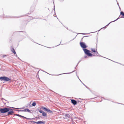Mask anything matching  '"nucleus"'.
I'll return each instance as SVG.
<instances>
[{
    "mask_svg": "<svg viewBox=\"0 0 124 124\" xmlns=\"http://www.w3.org/2000/svg\"><path fill=\"white\" fill-rule=\"evenodd\" d=\"M8 107H5L4 108H0V113L3 114L8 112L7 114L6 115V116L13 115L14 113V112L13 111V109L8 108Z\"/></svg>",
    "mask_w": 124,
    "mask_h": 124,
    "instance_id": "1",
    "label": "nucleus"
},
{
    "mask_svg": "<svg viewBox=\"0 0 124 124\" xmlns=\"http://www.w3.org/2000/svg\"><path fill=\"white\" fill-rule=\"evenodd\" d=\"M85 54L88 56L91 57L92 56H95V55H93L92 54L90 53L91 52L90 50L85 49L83 50Z\"/></svg>",
    "mask_w": 124,
    "mask_h": 124,
    "instance_id": "2",
    "label": "nucleus"
},
{
    "mask_svg": "<svg viewBox=\"0 0 124 124\" xmlns=\"http://www.w3.org/2000/svg\"><path fill=\"white\" fill-rule=\"evenodd\" d=\"M0 80L1 81H7L11 80V79L9 78H8L6 76L0 77Z\"/></svg>",
    "mask_w": 124,
    "mask_h": 124,
    "instance_id": "3",
    "label": "nucleus"
},
{
    "mask_svg": "<svg viewBox=\"0 0 124 124\" xmlns=\"http://www.w3.org/2000/svg\"><path fill=\"white\" fill-rule=\"evenodd\" d=\"M40 108L43 109L44 110L50 113H53V111L43 106H41Z\"/></svg>",
    "mask_w": 124,
    "mask_h": 124,
    "instance_id": "4",
    "label": "nucleus"
},
{
    "mask_svg": "<svg viewBox=\"0 0 124 124\" xmlns=\"http://www.w3.org/2000/svg\"><path fill=\"white\" fill-rule=\"evenodd\" d=\"M80 44L81 47L82 48L83 50L85 49L87 47L84 42H81L80 43Z\"/></svg>",
    "mask_w": 124,
    "mask_h": 124,
    "instance_id": "5",
    "label": "nucleus"
},
{
    "mask_svg": "<svg viewBox=\"0 0 124 124\" xmlns=\"http://www.w3.org/2000/svg\"><path fill=\"white\" fill-rule=\"evenodd\" d=\"M31 123H36L37 124H45L46 122L44 121H39L38 122L32 121L31 122Z\"/></svg>",
    "mask_w": 124,
    "mask_h": 124,
    "instance_id": "6",
    "label": "nucleus"
},
{
    "mask_svg": "<svg viewBox=\"0 0 124 124\" xmlns=\"http://www.w3.org/2000/svg\"><path fill=\"white\" fill-rule=\"evenodd\" d=\"M39 112L41 113H42V115L44 117H46L47 116V115L46 113L44 112L42 110L39 111Z\"/></svg>",
    "mask_w": 124,
    "mask_h": 124,
    "instance_id": "7",
    "label": "nucleus"
},
{
    "mask_svg": "<svg viewBox=\"0 0 124 124\" xmlns=\"http://www.w3.org/2000/svg\"><path fill=\"white\" fill-rule=\"evenodd\" d=\"M121 18V17L120 18H119V17H118L115 20H114V21H112V22H110V23H109L107 25H106V26H105L104 27H103V28H106L109 25V24L111 23H112V22H115L118 19H119V18Z\"/></svg>",
    "mask_w": 124,
    "mask_h": 124,
    "instance_id": "8",
    "label": "nucleus"
},
{
    "mask_svg": "<svg viewBox=\"0 0 124 124\" xmlns=\"http://www.w3.org/2000/svg\"><path fill=\"white\" fill-rule=\"evenodd\" d=\"M71 103L73 105H75L77 104V102L76 100L74 99H71Z\"/></svg>",
    "mask_w": 124,
    "mask_h": 124,
    "instance_id": "9",
    "label": "nucleus"
},
{
    "mask_svg": "<svg viewBox=\"0 0 124 124\" xmlns=\"http://www.w3.org/2000/svg\"><path fill=\"white\" fill-rule=\"evenodd\" d=\"M120 15H121V18H124V12L123 11H121L120 12Z\"/></svg>",
    "mask_w": 124,
    "mask_h": 124,
    "instance_id": "10",
    "label": "nucleus"
},
{
    "mask_svg": "<svg viewBox=\"0 0 124 124\" xmlns=\"http://www.w3.org/2000/svg\"><path fill=\"white\" fill-rule=\"evenodd\" d=\"M11 51L12 53L14 54H16V52L15 51V49L13 48L12 47L11 48Z\"/></svg>",
    "mask_w": 124,
    "mask_h": 124,
    "instance_id": "11",
    "label": "nucleus"
},
{
    "mask_svg": "<svg viewBox=\"0 0 124 124\" xmlns=\"http://www.w3.org/2000/svg\"><path fill=\"white\" fill-rule=\"evenodd\" d=\"M24 112H29L30 113H31V112L30 111V110L28 108H25L24 109Z\"/></svg>",
    "mask_w": 124,
    "mask_h": 124,
    "instance_id": "12",
    "label": "nucleus"
},
{
    "mask_svg": "<svg viewBox=\"0 0 124 124\" xmlns=\"http://www.w3.org/2000/svg\"><path fill=\"white\" fill-rule=\"evenodd\" d=\"M65 116L66 117V118H70L71 117V116L70 115L68 114H65Z\"/></svg>",
    "mask_w": 124,
    "mask_h": 124,
    "instance_id": "13",
    "label": "nucleus"
},
{
    "mask_svg": "<svg viewBox=\"0 0 124 124\" xmlns=\"http://www.w3.org/2000/svg\"><path fill=\"white\" fill-rule=\"evenodd\" d=\"M14 115L15 116L20 117H24V116L19 115V114H15Z\"/></svg>",
    "mask_w": 124,
    "mask_h": 124,
    "instance_id": "14",
    "label": "nucleus"
},
{
    "mask_svg": "<svg viewBox=\"0 0 124 124\" xmlns=\"http://www.w3.org/2000/svg\"><path fill=\"white\" fill-rule=\"evenodd\" d=\"M75 71V70H74L73 71H72V72H70V73H64L60 74H59L58 75H57V76L59 75H61V74H70V73H72V72H74Z\"/></svg>",
    "mask_w": 124,
    "mask_h": 124,
    "instance_id": "15",
    "label": "nucleus"
},
{
    "mask_svg": "<svg viewBox=\"0 0 124 124\" xmlns=\"http://www.w3.org/2000/svg\"><path fill=\"white\" fill-rule=\"evenodd\" d=\"M15 111H18V112H24V109L23 110H14Z\"/></svg>",
    "mask_w": 124,
    "mask_h": 124,
    "instance_id": "16",
    "label": "nucleus"
},
{
    "mask_svg": "<svg viewBox=\"0 0 124 124\" xmlns=\"http://www.w3.org/2000/svg\"><path fill=\"white\" fill-rule=\"evenodd\" d=\"M36 103L35 102H34L32 103V105L33 106H35L36 105Z\"/></svg>",
    "mask_w": 124,
    "mask_h": 124,
    "instance_id": "17",
    "label": "nucleus"
},
{
    "mask_svg": "<svg viewBox=\"0 0 124 124\" xmlns=\"http://www.w3.org/2000/svg\"><path fill=\"white\" fill-rule=\"evenodd\" d=\"M91 51L93 52H96V51L95 50L94 48H91Z\"/></svg>",
    "mask_w": 124,
    "mask_h": 124,
    "instance_id": "18",
    "label": "nucleus"
},
{
    "mask_svg": "<svg viewBox=\"0 0 124 124\" xmlns=\"http://www.w3.org/2000/svg\"><path fill=\"white\" fill-rule=\"evenodd\" d=\"M8 107L9 108H15V109H20V108H15L13 107H9V106H8Z\"/></svg>",
    "mask_w": 124,
    "mask_h": 124,
    "instance_id": "19",
    "label": "nucleus"
},
{
    "mask_svg": "<svg viewBox=\"0 0 124 124\" xmlns=\"http://www.w3.org/2000/svg\"><path fill=\"white\" fill-rule=\"evenodd\" d=\"M38 116H39L38 117H36L35 118H34L35 119L36 118H38V119H40V118H39L40 117H42V116H39V115H38Z\"/></svg>",
    "mask_w": 124,
    "mask_h": 124,
    "instance_id": "20",
    "label": "nucleus"
},
{
    "mask_svg": "<svg viewBox=\"0 0 124 124\" xmlns=\"http://www.w3.org/2000/svg\"><path fill=\"white\" fill-rule=\"evenodd\" d=\"M81 61V60H80L78 62V63L77 65L76 66V67H77L78 65V63H79Z\"/></svg>",
    "mask_w": 124,
    "mask_h": 124,
    "instance_id": "21",
    "label": "nucleus"
},
{
    "mask_svg": "<svg viewBox=\"0 0 124 124\" xmlns=\"http://www.w3.org/2000/svg\"><path fill=\"white\" fill-rule=\"evenodd\" d=\"M35 119V118H29L28 120H32L33 119Z\"/></svg>",
    "mask_w": 124,
    "mask_h": 124,
    "instance_id": "22",
    "label": "nucleus"
},
{
    "mask_svg": "<svg viewBox=\"0 0 124 124\" xmlns=\"http://www.w3.org/2000/svg\"><path fill=\"white\" fill-rule=\"evenodd\" d=\"M22 117L23 118H25L26 119L28 120V119H29L28 118H27V117H25L24 116V117Z\"/></svg>",
    "mask_w": 124,
    "mask_h": 124,
    "instance_id": "23",
    "label": "nucleus"
},
{
    "mask_svg": "<svg viewBox=\"0 0 124 124\" xmlns=\"http://www.w3.org/2000/svg\"><path fill=\"white\" fill-rule=\"evenodd\" d=\"M40 110H40L39 109V108L37 109V111H39H39H40Z\"/></svg>",
    "mask_w": 124,
    "mask_h": 124,
    "instance_id": "24",
    "label": "nucleus"
},
{
    "mask_svg": "<svg viewBox=\"0 0 124 124\" xmlns=\"http://www.w3.org/2000/svg\"><path fill=\"white\" fill-rule=\"evenodd\" d=\"M6 56V55H3V57H5Z\"/></svg>",
    "mask_w": 124,
    "mask_h": 124,
    "instance_id": "25",
    "label": "nucleus"
},
{
    "mask_svg": "<svg viewBox=\"0 0 124 124\" xmlns=\"http://www.w3.org/2000/svg\"><path fill=\"white\" fill-rule=\"evenodd\" d=\"M78 34H82L83 35H85V34L84 33H79Z\"/></svg>",
    "mask_w": 124,
    "mask_h": 124,
    "instance_id": "26",
    "label": "nucleus"
},
{
    "mask_svg": "<svg viewBox=\"0 0 124 124\" xmlns=\"http://www.w3.org/2000/svg\"><path fill=\"white\" fill-rule=\"evenodd\" d=\"M87 37V36H84L83 37V38H82V39H81V40H82V39H83V38L84 37Z\"/></svg>",
    "mask_w": 124,
    "mask_h": 124,
    "instance_id": "27",
    "label": "nucleus"
},
{
    "mask_svg": "<svg viewBox=\"0 0 124 124\" xmlns=\"http://www.w3.org/2000/svg\"><path fill=\"white\" fill-rule=\"evenodd\" d=\"M85 87L87 88H88V89H89V88L86 85H85Z\"/></svg>",
    "mask_w": 124,
    "mask_h": 124,
    "instance_id": "28",
    "label": "nucleus"
},
{
    "mask_svg": "<svg viewBox=\"0 0 124 124\" xmlns=\"http://www.w3.org/2000/svg\"><path fill=\"white\" fill-rule=\"evenodd\" d=\"M96 53L98 54H99L98 53V52L97 51H96V52H95Z\"/></svg>",
    "mask_w": 124,
    "mask_h": 124,
    "instance_id": "29",
    "label": "nucleus"
},
{
    "mask_svg": "<svg viewBox=\"0 0 124 124\" xmlns=\"http://www.w3.org/2000/svg\"><path fill=\"white\" fill-rule=\"evenodd\" d=\"M24 108H20V109H23Z\"/></svg>",
    "mask_w": 124,
    "mask_h": 124,
    "instance_id": "30",
    "label": "nucleus"
},
{
    "mask_svg": "<svg viewBox=\"0 0 124 124\" xmlns=\"http://www.w3.org/2000/svg\"><path fill=\"white\" fill-rule=\"evenodd\" d=\"M117 4L118 5V6H119V8H120V7H119V4H118V2H117Z\"/></svg>",
    "mask_w": 124,
    "mask_h": 124,
    "instance_id": "31",
    "label": "nucleus"
},
{
    "mask_svg": "<svg viewBox=\"0 0 124 124\" xmlns=\"http://www.w3.org/2000/svg\"><path fill=\"white\" fill-rule=\"evenodd\" d=\"M87 57V56H84V58H86Z\"/></svg>",
    "mask_w": 124,
    "mask_h": 124,
    "instance_id": "32",
    "label": "nucleus"
},
{
    "mask_svg": "<svg viewBox=\"0 0 124 124\" xmlns=\"http://www.w3.org/2000/svg\"><path fill=\"white\" fill-rule=\"evenodd\" d=\"M78 78L79 79V80L81 81V82H82L80 80V79H79V77L78 76Z\"/></svg>",
    "mask_w": 124,
    "mask_h": 124,
    "instance_id": "33",
    "label": "nucleus"
},
{
    "mask_svg": "<svg viewBox=\"0 0 124 124\" xmlns=\"http://www.w3.org/2000/svg\"><path fill=\"white\" fill-rule=\"evenodd\" d=\"M77 102L78 103L80 102V101H77Z\"/></svg>",
    "mask_w": 124,
    "mask_h": 124,
    "instance_id": "34",
    "label": "nucleus"
},
{
    "mask_svg": "<svg viewBox=\"0 0 124 124\" xmlns=\"http://www.w3.org/2000/svg\"><path fill=\"white\" fill-rule=\"evenodd\" d=\"M4 99H4L3 98H1V100H4Z\"/></svg>",
    "mask_w": 124,
    "mask_h": 124,
    "instance_id": "35",
    "label": "nucleus"
},
{
    "mask_svg": "<svg viewBox=\"0 0 124 124\" xmlns=\"http://www.w3.org/2000/svg\"><path fill=\"white\" fill-rule=\"evenodd\" d=\"M4 100H5V101H7V100H5V99H4Z\"/></svg>",
    "mask_w": 124,
    "mask_h": 124,
    "instance_id": "36",
    "label": "nucleus"
},
{
    "mask_svg": "<svg viewBox=\"0 0 124 124\" xmlns=\"http://www.w3.org/2000/svg\"><path fill=\"white\" fill-rule=\"evenodd\" d=\"M16 54V55H15V56H16V57H17V55Z\"/></svg>",
    "mask_w": 124,
    "mask_h": 124,
    "instance_id": "37",
    "label": "nucleus"
},
{
    "mask_svg": "<svg viewBox=\"0 0 124 124\" xmlns=\"http://www.w3.org/2000/svg\"><path fill=\"white\" fill-rule=\"evenodd\" d=\"M7 17L6 18H9L8 17H9V16H7Z\"/></svg>",
    "mask_w": 124,
    "mask_h": 124,
    "instance_id": "38",
    "label": "nucleus"
},
{
    "mask_svg": "<svg viewBox=\"0 0 124 124\" xmlns=\"http://www.w3.org/2000/svg\"><path fill=\"white\" fill-rule=\"evenodd\" d=\"M30 11H31V12H32V11H31V10H30Z\"/></svg>",
    "mask_w": 124,
    "mask_h": 124,
    "instance_id": "39",
    "label": "nucleus"
},
{
    "mask_svg": "<svg viewBox=\"0 0 124 124\" xmlns=\"http://www.w3.org/2000/svg\"><path fill=\"white\" fill-rule=\"evenodd\" d=\"M96 55H97V56H98V55H97V54H96Z\"/></svg>",
    "mask_w": 124,
    "mask_h": 124,
    "instance_id": "40",
    "label": "nucleus"
},
{
    "mask_svg": "<svg viewBox=\"0 0 124 124\" xmlns=\"http://www.w3.org/2000/svg\"><path fill=\"white\" fill-rule=\"evenodd\" d=\"M101 56V57H102V56H101V55H100V56Z\"/></svg>",
    "mask_w": 124,
    "mask_h": 124,
    "instance_id": "41",
    "label": "nucleus"
},
{
    "mask_svg": "<svg viewBox=\"0 0 124 124\" xmlns=\"http://www.w3.org/2000/svg\"><path fill=\"white\" fill-rule=\"evenodd\" d=\"M83 84L84 85H85V84H84L83 83Z\"/></svg>",
    "mask_w": 124,
    "mask_h": 124,
    "instance_id": "42",
    "label": "nucleus"
},
{
    "mask_svg": "<svg viewBox=\"0 0 124 124\" xmlns=\"http://www.w3.org/2000/svg\"><path fill=\"white\" fill-rule=\"evenodd\" d=\"M60 43L59 45H60ZM58 46V45H57V46Z\"/></svg>",
    "mask_w": 124,
    "mask_h": 124,
    "instance_id": "43",
    "label": "nucleus"
},
{
    "mask_svg": "<svg viewBox=\"0 0 124 124\" xmlns=\"http://www.w3.org/2000/svg\"><path fill=\"white\" fill-rule=\"evenodd\" d=\"M21 16H19V17H21Z\"/></svg>",
    "mask_w": 124,
    "mask_h": 124,
    "instance_id": "44",
    "label": "nucleus"
},
{
    "mask_svg": "<svg viewBox=\"0 0 124 124\" xmlns=\"http://www.w3.org/2000/svg\"><path fill=\"white\" fill-rule=\"evenodd\" d=\"M76 68V67H75V69Z\"/></svg>",
    "mask_w": 124,
    "mask_h": 124,
    "instance_id": "45",
    "label": "nucleus"
},
{
    "mask_svg": "<svg viewBox=\"0 0 124 124\" xmlns=\"http://www.w3.org/2000/svg\"><path fill=\"white\" fill-rule=\"evenodd\" d=\"M33 9H34V8H33Z\"/></svg>",
    "mask_w": 124,
    "mask_h": 124,
    "instance_id": "46",
    "label": "nucleus"
},
{
    "mask_svg": "<svg viewBox=\"0 0 124 124\" xmlns=\"http://www.w3.org/2000/svg\"><path fill=\"white\" fill-rule=\"evenodd\" d=\"M48 10L49 9V8H48Z\"/></svg>",
    "mask_w": 124,
    "mask_h": 124,
    "instance_id": "47",
    "label": "nucleus"
}]
</instances>
